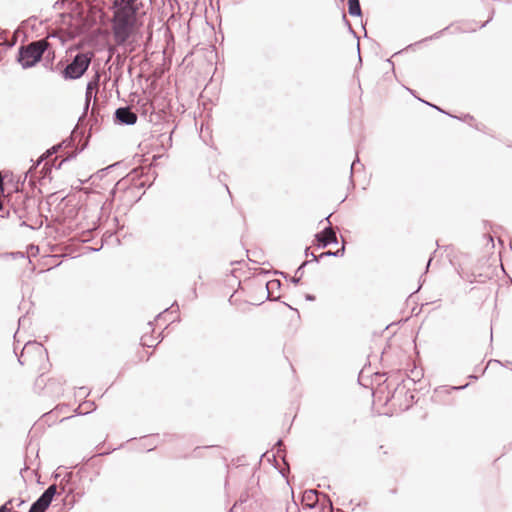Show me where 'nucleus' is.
I'll return each instance as SVG.
<instances>
[{"instance_id":"obj_10","label":"nucleus","mask_w":512,"mask_h":512,"mask_svg":"<svg viewBox=\"0 0 512 512\" xmlns=\"http://www.w3.org/2000/svg\"><path fill=\"white\" fill-rule=\"evenodd\" d=\"M349 14L359 16L361 14V8L359 0H348Z\"/></svg>"},{"instance_id":"obj_1","label":"nucleus","mask_w":512,"mask_h":512,"mask_svg":"<svg viewBox=\"0 0 512 512\" xmlns=\"http://www.w3.org/2000/svg\"><path fill=\"white\" fill-rule=\"evenodd\" d=\"M136 0H115L112 20L113 38L117 45L125 44L137 31Z\"/></svg>"},{"instance_id":"obj_2","label":"nucleus","mask_w":512,"mask_h":512,"mask_svg":"<svg viewBox=\"0 0 512 512\" xmlns=\"http://www.w3.org/2000/svg\"><path fill=\"white\" fill-rule=\"evenodd\" d=\"M49 46V42L45 39L31 42L27 46H21L19 48L17 60L25 69L33 67L40 61L42 55L49 48Z\"/></svg>"},{"instance_id":"obj_6","label":"nucleus","mask_w":512,"mask_h":512,"mask_svg":"<svg viewBox=\"0 0 512 512\" xmlns=\"http://www.w3.org/2000/svg\"><path fill=\"white\" fill-rule=\"evenodd\" d=\"M119 122L127 125H133L137 121V115L128 107L118 108L115 112Z\"/></svg>"},{"instance_id":"obj_8","label":"nucleus","mask_w":512,"mask_h":512,"mask_svg":"<svg viewBox=\"0 0 512 512\" xmlns=\"http://www.w3.org/2000/svg\"><path fill=\"white\" fill-rule=\"evenodd\" d=\"M336 241V233L331 229H325L319 235V242H321L324 246Z\"/></svg>"},{"instance_id":"obj_7","label":"nucleus","mask_w":512,"mask_h":512,"mask_svg":"<svg viewBox=\"0 0 512 512\" xmlns=\"http://www.w3.org/2000/svg\"><path fill=\"white\" fill-rule=\"evenodd\" d=\"M100 75L96 74L93 79L88 83L86 89V100L90 101L92 97H96L98 87H99Z\"/></svg>"},{"instance_id":"obj_4","label":"nucleus","mask_w":512,"mask_h":512,"mask_svg":"<svg viewBox=\"0 0 512 512\" xmlns=\"http://www.w3.org/2000/svg\"><path fill=\"white\" fill-rule=\"evenodd\" d=\"M391 386L392 384L386 380L383 384L379 385L375 389L374 396L377 397L379 400H383L385 403H388L389 401L396 402L398 395L406 393L405 386L397 385L394 388L393 393L390 394L389 389L391 388Z\"/></svg>"},{"instance_id":"obj_12","label":"nucleus","mask_w":512,"mask_h":512,"mask_svg":"<svg viewBox=\"0 0 512 512\" xmlns=\"http://www.w3.org/2000/svg\"><path fill=\"white\" fill-rule=\"evenodd\" d=\"M276 283V281H271V282H268L267 283V288H269L270 285H274Z\"/></svg>"},{"instance_id":"obj_11","label":"nucleus","mask_w":512,"mask_h":512,"mask_svg":"<svg viewBox=\"0 0 512 512\" xmlns=\"http://www.w3.org/2000/svg\"><path fill=\"white\" fill-rule=\"evenodd\" d=\"M26 353H27V350H26V348H25V349L23 350V352L21 353V357H20V359H21V361H22V362H25V361H26Z\"/></svg>"},{"instance_id":"obj_5","label":"nucleus","mask_w":512,"mask_h":512,"mask_svg":"<svg viewBox=\"0 0 512 512\" xmlns=\"http://www.w3.org/2000/svg\"><path fill=\"white\" fill-rule=\"evenodd\" d=\"M56 492V485L49 486L41 495V497L35 503H33L28 512H45L50 506Z\"/></svg>"},{"instance_id":"obj_9","label":"nucleus","mask_w":512,"mask_h":512,"mask_svg":"<svg viewBox=\"0 0 512 512\" xmlns=\"http://www.w3.org/2000/svg\"><path fill=\"white\" fill-rule=\"evenodd\" d=\"M303 501L306 502L307 506L313 507L318 501L317 492L314 490L305 491Z\"/></svg>"},{"instance_id":"obj_3","label":"nucleus","mask_w":512,"mask_h":512,"mask_svg":"<svg viewBox=\"0 0 512 512\" xmlns=\"http://www.w3.org/2000/svg\"><path fill=\"white\" fill-rule=\"evenodd\" d=\"M93 56V52L77 54L73 61L64 69L63 77L66 79L80 78L87 71Z\"/></svg>"}]
</instances>
